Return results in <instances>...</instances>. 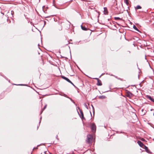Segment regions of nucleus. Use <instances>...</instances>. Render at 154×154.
I'll use <instances>...</instances> for the list:
<instances>
[{"mask_svg": "<svg viewBox=\"0 0 154 154\" xmlns=\"http://www.w3.org/2000/svg\"><path fill=\"white\" fill-rule=\"evenodd\" d=\"M81 28L82 29L86 31L87 30V28L85 27V26H84L82 25L81 26Z\"/></svg>", "mask_w": 154, "mask_h": 154, "instance_id": "nucleus-14", "label": "nucleus"}, {"mask_svg": "<svg viewBox=\"0 0 154 154\" xmlns=\"http://www.w3.org/2000/svg\"><path fill=\"white\" fill-rule=\"evenodd\" d=\"M87 140L86 142L88 143H89L90 142V140H91L92 139V137L91 136H89V137H87Z\"/></svg>", "mask_w": 154, "mask_h": 154, "instance_id": "nucleus-4", "label": "nucleus"}, {"mask_svg": "<svg viewBox=\"0 0 154 154\" xmlns=\"http://www.w3.org/2000/svg\"><path fill=\"white\" fill-rule=\"evenodd\" d=\"M69 98L71 100V101L73 103H75L74 102L71 98H70V97H69Z\"/></svg>", "mask_w": 154, "mask_h": 154, "instance_id": "nucleus-22", "label": "nucleus"}, {"mask_svg": "<svg viewBox=\"0 0 154 154\" xmlns=\"http://www.w3.org/2000/svg\"><path fill=\"white\" fill-rule=\"evenodd\" d=\"M69 98L71 100V101L73 103H75L74 102L71 98H70V97H69Z\"/></svg>", "mask_w": 154, "mask_h": 154, "instance_id": "nucleus-23", "label": "nucleus"}, {"mask_svg": "<svg viewBox=\"0 0 154 154\" xmlns=\"http://www.w3.org/2000/svg\"><path fill=\"white\" fill-rule=\"evenodd\" d=\"M57 136L56 137V138H57Z\"/></svg>", "mask_w": 154, "mask_h": 154, "instance_id": "nucleus-41", "label": "nucleus"}, {"mask_svg": "<svg viewBox=\"0 0 154 154\" xmlns=\"http://www.w3.org/2000/svg\"><path fill=\"white\" fill-rule=\"evenodd\" d=\"M133 28L135 30H136V31H137L139 32H141L138 29V28L135 25H134L133 26Z\"/></svg>", "mask_w": 154, "mask_h": 154, "instance_id": "nucleus-12", "label": "nucleus"}, {"mask_svg": "<svg viewBox=\"0 0 154 154\" xmlns=\"http://www.w3.org/2000/svg\"><path fill=\"white\" fill-rule=\"evenodd\" d=\"M13 85H23V84H18V85H16L15 84H13Z\"/></svg>", "mask_w": 154, "mask_h": 154, "instance_id": "nucleus-21", "label": "nucleus"}, {"mask_svg": "<svg viewBox=\"0 0 154 154\" xmlns=\"http://www.w3.org/2000/svg\"><path fill=\"white\" fill-rule=\"evenodd\" d=\"M14 14V11H11V14L12 15V17H13V15Z\"/></svg>", "mask_w": 154, "mask_h": 154, "instance_id": "nucleus-25", "label": "nucleus"}, {"mask_svg": "<svg viewBox=\"0 0 154 154\" xmlns=\"http://www.w3.org/2000/svg\"><path fill=\"white\" fill-rule=\"evenodd\" d=\"M116 24H117L118 25H119V24L118 23H117V22H116Z\"/></svg>", "mask_w": 154, "mask_h": 154, "instance_id": "nucleus-31", "label": "nucleus"}, {"mask_svg": "<svg viewBox=\"0 0 154 154\" xmlns=\"http://www.w3.org/2000/svg\"><path fill=\"white\" fill-rule=\"evenodd\" d=\"M43 11H44V12H45V11H44V10L43 9Z\"/></svg>", "mask_w": 154, "mask_h": 154, "instance_id": "nucleus-44", "label": "nucleus"}, {"mask_svg": "<svg viewBox=\"0 0 154 154\" xmlns=\"http://www.w3.org/2000/svg\"><path fill=\"white\" fill-rule=\"evenodd\" d=\"M110 75L112 76H115V75H113L112 74L111 75Z\"/></svg>", "mask_w": 154, "mask_h": 154, "instance_id": "nucleus-35", "label": "nucleus"}, {"mask_svg": "<svg viewBox=\"0 0 154 154\" xmlns=\"http://www.w3.org/2000/svg\"><path fill=\"white\" fill-rule=\"evenodd\" d=\"M116 78H117V76H114Z\"/></svg>", "mask_w": 154, "mask_h": 154, "instance_id": "nucleus-42", "label": "nucleus"}, {"mask_svg": "<svg viewBox=\"0 0 154 154\" xmlns=\"http://www.w3.org/2000/svg\"><path fill=\"white\" fill-rule=\"evenodd\" d=\"M143 147H143V148L145 150V151L146 152L149 153H152V152L150 151L149 150L147 147L145 145Z\"/></svg>", "mask_w": 154, "mask_h": 154, "instance_id": "nucleus-5", "label": "nucleus"}, {"mask_svg": "<svg viewBox=\"0 0 154 154\" xmlns=\"http://www.w3.org/2000/svg\"><path fill=\"white\" fill-rule=\"evenodd\" d=\"M104 14H108L107 9L106 7H104Z\"/></svg>", "mask_w": 154, "mask_h": 154, "instance_id": "nucleus-11", "label": "nucleus"}, {"mask_svg": "<svg viewBox=\"0 0 154 154\" xmlns=\"http://www.w3.org/2000/svg\"><path fill=\"white\" fill-rule=\"evenodd\" d=\"M110 20V19H108V21H109V20Z\"/></svg>", "mask_w": 154, "mask_h": 154, "instance_id": "nucleus-34", "label": "nucleus"}, {"mask_svg": "<svg viewBox=\"0 0 154 154\" xmlns=\"http://www.w3.org/2000/svg\"><path fill=\"white\" fill-rule=\"evenodd\" d=\"M94 79H96L97 80V85L98 86H101L102 85V83L101 82V81L98 78H94Z\"/></svg>", "mask_w": 154, "mask_h": 154, "instance_id": "nucleus-3", "label": "nucleus"}, {"mask_svg": "<svg viewBox=\"0 0 154 154\" xmlns=\"http://www.w3.org/2000/svg\"><path fill=\"white\" fill-rule=\"evenodd\" d=\"M153 115L154 116V113H153Z\"/></svg>", "mask_w": 154, "mask_h": 154, "instance_id": "nucleus-47", "label": "nucleus"}, {"mask_svg": "<svg viewBox=\"0 0 154 154\" xmlns=\"http://www.w3.org/2000/svg\"><path fill=\"white\" fill-rule=\"evenodd\" d=\"M141 140L142 141H145V140L143 138H142L141 139Z\"/></svg>", "mask_w": 154, "mask_h": 154, "instance_id": "nucleus-27", "label": "nucleus"}, {"mask_svg": "<svg viewBox=\"0 0 154 154\" xmlns=\"http://www.w3.org/2000/svg\"><path fill=\"white\" fill-rule=\"evenodd\" d=\"M114 19L115 20H123L122 19V18H121L119 17H114Z\"/></svg>", "mask_w": 154, "mask_h": 154, "instance_id": "nucleus-15", "label": "nucleus"}, {"mask_svg": "<svg viewBox=\"0 0 154 154\" xmlns=\"http://www.w3.org/2000/svg\"><path fill=\"white\" fill-rule=\"evenodd\" d=\"M91 106H92V109H93V115H94V107H93V106L92 105H91Z\"/></svg>", "mask_w": 154, "mask_h": 154, "instance_id": "nucleus-19", "label": "nucleus"}, {"mask_svg": "<svg viewBox=\"0 0 154 154\" xmlns=\"http://www.w3.org/2000/svg\"><path fill=\"white\" fill-rule=\"evenodd\" d=\"M78 109L79 110V111H80V114H81V116H80V118L82 119H84V120H85V118L84 117L83 113V112L82 110L81 109H80V108L79 107H78Z\"/></svg>", "mask_w": 154, "mask_h": 154, "instance_id": "nucleus-2", "label": "nucleus"}, {"mask_svg": "<svg viewBox=\"0 0 154 154\" xmlns=\"http://www.w3.org/2000/svg\"><path fill=\"white\" fill-rule=\"evenodd\" d=\"M124 1L125 3L127 5H128L129 4L128 0H124Z\"/></svg>", "mask_w": 154, "mask_h": 154, "instance_id": "nucleus-18", "label": "nucleus"}, {"mask_svg": "<svg viewBox=\"0 0 154 154\" xmlns=\"http://www.w3.org/2000/svg\"><path fill=\"white\" fill-rule=\"evenodd\" d=\"M106 97L104 95H101L99 96V98L100 99H103L106 98Z\"/></svg>", "mask_w": 154, "mask_h": 154, "instance_id": "nucleus-13", "label": "nucleus"}, {"mask_svg": "<svg viewBox=\"0 0 154 154\" xmlns=\"http://www.w3.org/2000/svg\"><path fill=\"white\" fill-rule=\"evenodd\" d=\"M108 91H105V92H103V93L106 92H108Z\"/></svg>", "mask_w": 154, "mask_h": 154, "instance_id": "nucleus-36", "label": "nucleus"}, {"mask_svg": "<svg viewBox=\"0 0 154 154\" xmlns=\"http://www.w3.org/2000/svg\"><path fill=\"white\" fill-rule=\"evenodd\" d=\"M90 112V113H91V116H92V115H91V112Z\"/></svg>", "mask_w": 154, "mask_h": 154, "instance_id": "nucleus-39", "label": "nucleus"}, {"mask_svg": "<svg viewBox=\"0 0 154 154\" xmlns=\"http://www.w3.org/2000/svg\"><path fill=\"white\" fill-rule=\"evenodd\" d=\"M42 117H41L40 118V120H41V119H42ZM41 122V120H40L39 122V123L40 124V123Z\"/></svg>", "mask_w": 154, "mask_h": 154, "instance_id": "nucleus-29", "label": "nucleus"}, {"mask_svg": "<svg viewBox=\"0 0 154 154\" xmlns=\"http://www.w3.org/2000/svg\"><path fill=\"white\" fill-rule=\"evenodd\" d=\"M59 54H60V51H59Z\"/></svg>", "mask_w": 154, "mask_h": 154, "instance_id": "nucleus-37", "label": "nucleus"}, {"mask_svg": "<svg viewBox=\"0 0 154 154\" xmlns=\"http://www.w3.org/2000/svg\"><path fill=\"white\" fill-rule=\"evenodd\" d=\"M112 23L114 24V26H115V27H116L115 24H116V22H114V21H112Z\"/></svg>", "mask_w": 154, "mask_h": 154, "instance_id": "nucleus-20", "label": "nucleus"}, {"mask_svg": "<svg viewBox=\"0 0 154 154\" xmlns=\"http://www.w3.org/2000/svg\"><path fill=\"white\" fill-rule=\"evenodd\" d=\"M64 96H65V97H67V98H69V97H67V96H66V94H64Z\"/></svg>", "mask_w": 154, "mask_h": 154, "instance_id": "nucleus-28", "label": "nucleus"}, {"mask_svg": "<svg viewBox=\"0 0 154 154\" xmlns=\"http://www.w3.org/2000/svg\"><path fill=\"white\" fill-rule=\"evenodd\" d=\"M91 128L93 132L94 133L96 132V126L95 123H93L92 124V125L91 127Z\"/></svg>", "mask_w": 154, "mask_h": 154, "instance_id": "nucleus-1", "label": "nucleus"}, {"mask_svg": "<svg viewBox=\"0 0 154 154\" xmlns=\"http://www.w3.org/2000/svg\"><path fill=\"white\" fill-rule=\"evenodd\" d=\"M104 74V73H102V74H101V75L100 76V77L101 76V75H103V74Z\"/></svg>", "mask_w": 154, "mask_h": 154, "instance_id": "nucleus-32", "label": "nucleus"}, {"mask_svg": "<svg viewBox=\"0 0 154 154\" xmlns=\"http://www.w3.org/2000/svg\"><path fill=\"white\" fill-rule=\"evenodd\" d=\"M38 46H39V44H38Z\"/></svg>", "mask_w": 154, "mask_h": 154, "instance_id": "nucleus-46", "label": "nucleus"}, {"mask_svg": "<svg viewBox=\"0 0 154 154\" xmlns=\"http://www.w3.org/2000/svg\"><path fill=\"white\" fill-rule=\"evenodd\" d=\"M1 14L3 15V18H4L5 20V21H7L8 18V17H7V16H6V15H4V13L2 12H1Z\"/></svg>", "mask_w": 154, "mask_h": 154, "instance_id": "nucleus-6", "label": "nucleus"}, {"mask_svg": "<svg viewBox=\"0 0 154 154\" xmlns=\"http://www.w3.org/2000/svg\"><path fill=\"white\" fill-rule=\"evenodd\" d=\"M127 97H131L132 96V94L129 91H128L127 92Z\"/></svg>", "mask_w": 154, "mask_h": 154, "instance_id": "nucleus-10", "label": "nucleus"}, {"mask_svg": "<svg viewBox=\"0 0 154 154\" xmlns=\"http://www.w3.org/2000/svg\"><path fill=\"white\" fill-rule=\"evenodd\" d=\"M146 97L147 98H148L151 101L154 102V99L153 98H152L150 96L147 95L146 96Z\"/></svg>", "mask_w": 154, "mask_h": 154, "instance_id": "nucleus-8", "label": "nucleus"}, {"mask_svg": "<svg viewBox=\"0 0 154 154\" xmlns=\"http://www.w3.org/2000/svg\"><path fill=\"white\" fill-rule=\"evenodd\" d=\"M47 106V105L46 104L45 105V106H44V108H43V109L41 111L40 114H41L42 113V112H43V110H44L46 108Z\"/></svg>", "mask_w": 154, "mask_h": 154, "instance_id": "nucleus-16", "label": "nucleus"}, {"mask_svg": "<svg viewBox=\"0 0 154 154\" xmlns=\"http://www.w3.org/2000/svg\"><path fill=\"white\" fill-rule=\"evenodd\" d=\"M69 83H70V84H71L72 85H73L74 87H75V85H74V84L71 82H71H69Z\"/></svg>", "mask_w": 154, "mask_h": 154, "instance_id": "nucleus-26", "label": "nucleus"}, {"mask_svg": "<svg viewBox=\"0 0 154 154\" xmlns=\"http://www.w3.org/2000/svg\"><path fill=\"white\" fill-rule=\"evenodd\" d=\"M60 56H61V57H62L61 55H60Z\"/></svg>", "mask_w": 154, "mask_h": 154, "instance_id": "nucleus-38", "label": "nucleus"}, {"mask_svg": "<svg viewBox=\"0 0 154 154\" xmlns=\"http://www.w3.org/2000/svg\"><path fill=\"white\" fill-rule=\"evenodd\" d=\"M109 23L110 24H111V23L110 22H109Z\"/></svg>", "mask_w": 154, "mask_h": 154, "instance_id": "nucleus-43", "label": "nucleus"}, {"mask_svg": "<svg viewBox=\"0 0 154 154\" xmlns=\"http://www.w3.org/2000/svg\"><path fill=\"white\" fill-rule=\"evenodd\" d=\"M39 146V145H38V146H37V147H36V148H36V149H37V147H38V146Z\"/></svg>", "mask_w": 154, "mask_h": 154, "instance_id": "nucleus-33", "label": "nucleus"}, {"mask_svg": "<svg viewBox=\"0 0 154 154\" xmlns=\"http://www.w3.org/2000/svg\"><path fill=\"white\" fill-rule=\"evenodd\" d=\"M153 110V109H151L150 110V111H152V110Z\"/></svg>", "mask_w": 154, "mask_h": 154, "instance_id": "nucleus-40", "label": "nucleus"}, {"mask_svg": "<svg viewBox=\"0 0 154 154\" xmlns=\"http://www.w3.org/2000/svg\"><path fill=\"white\" fill-rule=\"evenodd\" d=\"M141 8V7L139 5H137L136 7L135 8L136 9H139Z\"/></svg>", "mask_w": 154, "mask_h": 154, "instance_id": "nucleus-17", "label": "nucleus"}, {"mask_svg": "<svg viewBox=\"0 0 154 154\" xmlns=\"http://www.w3.org/2000/svg\"><path fill=\"white\" fill-rule=\"evenodd\" d=\"M44 26L45 25V24H46V22L45 21H44Z\"/></svg>", "mask_w": 154, "mask_h": 154, "instance_id": "nucleus-30", "label": "nucleus"}, {"mask_svg": "<svg viewBox=\"0 0 154 154\" xmlns=\"http://www.w3.org/2000/svg\"><path fill=\"white\" fill-rule=\"evenodd\" d=\"M62 78L63 79L68 82H71V81L69 80V79H68L67 78L65 77L64 76H62Z\"/></svg>", "mask_w": 154, "mask_h": 154, "instance_id": "nucleus-9", "label": "nucleus"}, {"mask_svg": "<svg viewBox=\"0 0 154 154\" xmlns=\"http://www.w3.org/2000/svg\"><path fill=\"white\" fill-rule=\"evenodd\" d=\"M84 105H85V107L87 109H88V106H87V104L85 103L84 104Z\"/></svg>", "mask_w": 154, "mask_h": 154, "instance_id": "nucleus-24", "label": "nucleus"}, {"mask_svg": "<svg viewBox=\"0 0 154 154\" xmlns=\"http://www.w3.org/2000/svg\"><path fill=\"white\" fill-rule=\"evenodd\" d=\"M38 126H37V128H38Z\"/></svg>", "mask_w": 154, "mask_h": 154, "instance_id": "nucleus-45", "label": "nucleus"}, {"mask_svg": "<svg viewBox=\"0 0 154 154\" xmlns=\"http://www.w3.org/2000/svg\"><path fill=\"white\" fill-rule=\"evenodd\" d=\"M137 143L139 145V146L141 147H142L143 146H145L143 144L142 142L140 141L139 140L137 141Z\"/></svg>", "mask_w": 154, "mask_h": 154, "instance_id": "nucleus-7", "label": "nucleus"}]
</instances>
